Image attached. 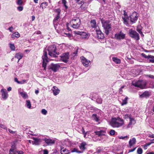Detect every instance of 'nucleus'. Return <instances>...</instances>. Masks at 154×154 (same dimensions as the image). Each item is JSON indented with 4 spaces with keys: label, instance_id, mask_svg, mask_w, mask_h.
Listing matches in <instances>:
<instances>
[{
    "label": "nucleus",
    "instance_id": "nucleus-1",
    "mask_svg": "<svg viewBox=\"0 0 154 154\" xmlns=\"http://www.w3.org/2000/svg\"><path fill=\"white\" fill-rule=\"evenodd\" d=\"M124 124L123 119L119 117L114 118L112 119L110 124L113 128H119L123 125Z\"/></svg>",
    "mask_w": 154,
    "mask_h": 154
},
{
    "label": "nucleus",
    "instance_id": "nucleus-2",
    "mask_svg": "<svg viewBox=\"0 0 154 154\" xmlns=\"http://www.w3.org/2000/svg\"><path fill=\"white\" fill-rule=\"evenodd\" d=\"M48 50L49 55L52 57H56L57 55L59 54L58 51L57 50L56 46L54 45L50 46Z\"/></svg>",
    "mask_w": 154,
    "mask_h": 154
},
{
    "label": "nucleus",
    "instance_id": "nucleus-3",
    "mask_svg": "<svg viewBox=\"0 0 154 154\" xmlns=\"http://www.w3.org/2000/svg\"><path fill=\"white\" fill-rule=\"evenodd\" d=\"M101 22L106 34L108 35L109 32L111 30V26L110 21L109 20H102Z\"/></svg>",
    "mask_w": 154,
    "mask_h": 154
},
{
    "label": "nucleus",
    "instance_id": "nucleus-4",
    "mask_svg": "<svg viewBox=\"0 0 154 154\" xmlns=\"http://www.w3.org/2000/svg\"><path fill=\"white\" fill-rule=\"evenodd\" d=\"M132 85L136 87L141 89H143L146 88V82L145 80L133 81L132 82Z\"/></svg>",
    "mask_w": 154,
    "mask_h": 154
},
{
    "label": "nucleus",
    "instance_id": "nucleus-5",
    "mask_svg": "<svg viewBox=\"0 0 154 154\" xmlns=\"http://www.w3.org/2000/svg\"><path fill=\"white\" fill-rule=\"evenodd\" d=\"M70 23L72 28L78 29L80 26L81 20L79 18L75 17L71 21Z\"/></svg>",
    "mask_w": 154,
    "mask_h": 154
},
{
    "label": "nucleus",
    "instance_id": "nucleus-6",
    "mask_svg": "<svg viewBox=\"0 0 154 154\" xmlns=\"http://www.w3.org/2000/svg\"><path fill=\"white\" fill-rule=\"evenodd\" d=\"M42 67L44 68V69L45 70L46 65L48 62V60L47 53L46 51L44 50L43 51V55L42 57Z\"/></svg>",
    "mask_w": 154,
    "mask_h": 154
},
{
    "label": "nucleus",
    "instance_id": "nucleus-7",
    "mask_svg": "<svg viewBox=\"0 0 154 154\" xmlns=\"http://www.w3.org/2000/svg\"><path fill=\"white\" fill-rule=\"evenodd\" d=\"M124 118L125 119H130V122L127 126V128L131 127L132 125H134L136 123L134 119L132 118V116L131 114H126L124 115Z\"/></svg>",
    "mask_w": 154,
    "mask_h": 154
},
{
    "label": "nucleus",
    "instance_id": "nucleus-8",
    "mask_svg": "<svg viewBox=\"0 0 154 154\" xmlns=\"http://www.w3.org/2000/svg\"><path fill=\"white\" fill-rule=\"evenodd\" d=\"M129 35L131 37L136 40H138L140 39L139 34L132 29H130L129 30Z\"/></svg>",
    "mask_w": 154,
    "mask_h": 154
},
{
    "label": "nucleus",
    "instance_id": "nucleus-9",
    "mask_svg": "<svg viewBox=\"0 0 154 154\" xmlns=\"http://www.w3.org/2000/svg\"><path fill=\"white\" fill-rule=\"evenodd\" d=\"M60 67V65L59 63H52L48 67L49 69H51L54 72H57Z\"/></svg>",
    "mask_w": 154,
    "mask_h": 154
},
{
    "label": "nucleus",
    "instance_id": "nucleus-10",
    "mask_svg": "<svg viewBox=\"0 0 154 154\" xmlns=\"http://www.w3.org/2000/svg\"><path fill=\"white\" fill-rule=\"evenodd\" d=\"M131 21L132 23H135L137 20V14L136 11L133 12L130 16Z\"/></svg>",
    "mask_w": 154,
    "mask_h": 154
},
{
    "label": "nucleus",
    "instance_id": "nucleus-11",
    "mask_svg": "<svg viewBox=\"0 0 154 154\" xmlns=\"http://www.w3.org/2000/svg\"><path fill=\"white\" fill-rule=\"evenodd\" d=\"M81 62L83 65L86 67H88L89 64H91V61L86 59L83 56L81 57Z\"/></svg>",
    "mask_w": 154,
    "mask_h": 154
},
{
    "label": "nucleus",
    "instance_id": "nucleus-12",
    "mask_svg": "<svg viewBox=\"0 0 154 154\" xmlns=\"http://www.w3.org/2000/svg\"><path fill=\"white\" fill-rule=\"evenodd\" d=\"M74 34L76 35H79L80 36V37L82 38H86L88 36V35L86 33L83 31H74Z\"/></svg>",
    "mask_w": 154,
    "mask_h": 154
},
{
    "label": "nucleus",
    "instance_id": "nucleus-13",
    "mask_svg": "<svg viewBox=\"0 0 154 154\" xmlns=\"http://www.w3.org/2000/svg\"><path fill=\"white\" fill-rule=\"evenodd\" d=\"M125 34L120 31L119 33H116L115 37L117 40H121L124 39L125 38Z\"/></svg>",
    "mask_w": 154,
    "mask_h": 154
},
{
    "label": "nucleus",
    "instance_id": "nucleus-14",
    "mask_svg": "<svg viewBox=\"0 0 154 154\" xmlns=\"http://www.w3.org/2000/svg\"><path fill=\"white\" fill-rule=\"evenodd\" d=\"M69 54L68 52H67L63 54L61 56V59L65 63H66L68 61Z\"/></svg>",
    "mask_w": 154,
    "mask_h": 154
},
{
    "label": "nucleus",
    "instance_id": "nucleus-15",
    "mask_svg": "<svg viewBox=\"0 0 154 154\" xmlns=\"http://www.w3.org/2000/svg\"><path fill=\"white\" fill-rule=\"evenodd\" d=\"M2 96V98L4 100H6L8 97V94L7 91L5 89H2L1 90Z\"/></svg>",
    "mask_w": 154,
    "mask_h": 154
},
{
    "label": "nucleus",
    "instance_id": "nucleus-16",
    "mask_svg": "<svg viewBox=\"0 0 154 154\" xmlns=\"http://www.w3.org/2000/svg\"><path fill=\"white\" fill-rule=\"evenodd\" d=\"M32 138L34 140L33 142H32V144L37 145H40L43 140V139H41L38 138L32 137Z\"/></svg>",
    "mask_w": 154,
    "mask_h": 154
},
{
    "label": "nucleus",
    "instance_id": "nucleus-17",
    "mask_svg": "<svg viewBox=\"0 0 154 154\" xmlns=\"http://www.w3.org/2000/svg\"><path fill=\"white\" fill-rule=\"evenodd\" d=\"M43 140L48 145H51L55 143V141L54 140L50 139L43 138Z\"/></svg>",
    "mask_w": 154,
    "mask_h": 154
},
{
    "label": "nucleus",
    "instance_id": "nucleus-18",
    "mask_svg": "<svg viewBox=\"0 0 154 154\" xmlns=\"http://www.w3.org/2000/svg\"><path fill=\"white\" fill-rule=\"evenodd\" d=\"M151 95V92L149 91H145L142 94L140 95V98H146L149 97Z\"/></svg>",
    "mask_w": 154,
    "mask_h": 154
},
{
    "label": "nucleus",
    "instance_id": "nucleus-19",
    "mask_svg": "<svg viewBox=\"0 0 154 154\" xmlns=\"http://www.w3.org/2000/svg\"><path fill=\"white\" fill-rule=\"evenodd\" d=\"M97 33L98 39H102L104 38V35L100 30L97 31Z\"/></svg>",
    "mask_w": 154,
    "mask_h": 154
},
{
    "label": "nucleus",
    "instance_id": "nucleus-20",
    "mask_svg": "<svg viewBox=\"0 0 154 154\" xmlns=\"http://www.w3.org/2000/svg\"><path fill=\"white\" fill-rule=\"evenodd\" d=\"M19 94L21 95V96L24 99H26L28 98V96L26 92L21 91V90H18Z\"/></svg>",
    "mask_w": 154,
    "mask_h": 154
},
{
    "label": "nucleus",
    "instance_id": "nucleus-21",
    "mask_svg": "<svg viewBox=\"0 0 154 154\" xmlns=\"http://www.w3.org/2000/svg\"><path fill=\"white\" fill-rule=\"evenodd\" d=\"M52 90L53 93V94L54 95H57L60 92V90L56 86H54L53 88H52Z\"/></svg>",
    "mask_w": 154,
    "mask_h": 154
},
{
    "label": "nucleus",
    "instance_id": "nucleus-22",
    "mask_svg": "<svg viewBox=\"0 0 154 154\" xmlns=\"http://www.w3.org/2000/svg\"><path fill=\"white\" fill-rule=\"evenodd\" d=\"M136 143V139L133 137L130 140L129 142V147L131 148L133 145L135 144Z\"/></svg>",
    "mask_w": 154,
    "mask_h": 154
},
{
    "label": "nucleus",
    "instance_id": "nucleus-23",
    "mask_svg": "<svg viewBox=\"0 0 154 154\" xmlns=\"http://www.w3.org/2000/svg\"><path fill=\"white\" fill-rule=\"evenodd\" d=\"M60 151L61 154H69L70 153L69 150L63 147L61 148Z\"/></svg>",
    "mask_w": 154,
    "mask_h": 154
},
{
    "label": "nucleus",
    "instance_id": "nucleus-24",
    "mask_svg": "<svg viewBox=\"0 0 154 154\" xmlns=\"http://www.w3.org/2000/svg\"><path fill=\"white\" fill-rule=\"evenodd\" d=\"M105 131L104 130H101L100 131L95 132V134L98 135V136L100 137L102 135H105Z\"/></svg>",
    "mask_w": 154,
    "mask_h": 154
},
{
    "label": "nucleus",
    "instance_id": "nucleus-25",
    "mask_svg": "<svg viewBox=\"0 0 154 154\" xmlns=\"http://www.w3.org/2000/svg\"><path fill=\"white\" fill-rule=\"evenodd\" d=\"M23 54L21 53H17L15 56V58H16L18 59V62L19 60L23 57Z\"/></svg>",
    "mask_w": 154,
    "mask_h": 154
},
{
    "label": "nucleus",
    "instance_id": "nucleus-26",
    "mask_svg": "<svg viewBox=\"0 0 154 154\" xmlns=\"http://www.w3.org/2000/svg\"><path fill=\"white\" fill-rule=\"evenodd\" d=\"M122 20L123 21V23L125 25L127 26H129V19L128 17H122Z\"/></svg>",
    "mask_w": 154,
    "mask_h": 154
},
{
    "label": "nucleus",
    "instance_id": "nucleus-27",
    "mask_svg": "<svg viewBox=\"0 0 154 154\" xmlns=\"http://www.w3.org/2000/svg\"><path fill=\"white\" fill-rule=\"evenodd\" d=\"M92 119L96 122L99 121L100 119H99V117L97 116L96 114H93L92 116Z\"/></svg>",
    "mask_w": 154,
    "mask_h": 154
},
{
    "label": "nucleus",
    "instance_id": "nucleus-28",
    "mask_svg": "<svg viewBox=\"0 0 154 154\" xmlns=\"http://www.w3.org/2000/svg\"><path fill=\"white\" fill-rule=\"evenodd\" d=\"M86 145V143L85 142L82 143L79 146L80 149L83 150H85V146Z\"/></svg>",
    "mask_w": 154,
    "mask_h": 154
},
{
    "label": "nucleus",
    "instance_id": "nucleus-29",
    "mask_svg": "<svg viewBox=\"0 0 154 154\" xmlns=\"http://www.w3.org/2000/svg\"><path fill=\"white\" fill-rule=\"evenodd\" d=\"M91 27L92 28H95L97 26L96 22L95 20H92L91 21Z\"/></svg>",
    "mask_w": 154,
    "mask_h": 154
},
{
    "label": "nucleus",
    "instance_id": "nucleus-30",
    "mask_svg": "<svg viewBox=\"0 0 154 154\" xmlns=\"http://www.w3.org/2000/svg\"><path fill=\"white\" fill-rule=\"evenodd\" d=\"M112 60L116 64H119L121 63L120 60L116 57H112Z\"/></svg>",
    "mask_w": 154,
    "mask_h": 154
},
{
    "label": "nucleus",
    "instance_id": "nucleus-31",
    "mask_svg": "<svg viewBox=\"0 0 154 154\" xmlns=\"http://www.w3.org/2000/svg\"><path fill=\"white\" fill-rule=\"evenodd\" d=\"M20 36V34L18 32H16L13 33L11 35V37L14 38L15 37L18 38Z\"/></svg>",
    "mask_w": 154,
    "mask_h": 154
},
{
    "label": "nucleus",
    "instance_id": "nucleus-32",
    "mask_svg": "<svg viewBox=\"0 0 154 154\" xmlns=\"http://www.w3.org/2000/svg\"><path fill=\"white\" fill-rule=\"evenodd\" d=\"M48 5V3L46 2H45L41 3V4L40 5V7L41 8H42V9H43L44 8H46Z\"/></svg>",
    "mask_w": 154,
    "mask_h": 154
},
{
    "label": "nucleus",
    "instance_id": "nucleus-33",
    "mask_svg": "<svg viewBox=\"0 0 154 154\" xmlns=\"http://www.w3.org/2000/svg\"><path fill=\"white\" fill-rule=\"evenodd\" d=\"M26 106L29 109L31 108V104L30 101L29 100H26Z\"/></svg>",
    "mask_w": 154,
    "mask_h": 154
},
{
    "label": "nucleus",
    "instance_id": "nucleus-34",
    "mask_svg": "<svg viewBox=\"0 0 154 154\" xmlns=\"http://www.w3.org/2000/svg\"><path fill=\"white\" fill-rule=\"evenodd\" d=\"M149 59L150 62L154 63V56L149 55Z\"/></svg>",
    "mask_w": 154,
    "mask_h": 154
},
{
    "label": "nucleus",
    "instance_id": "nucleus-35",
    "mask_svg": "<svg viewBox=\"0 0 154 154\" xmlns=\"http://www.w3.org/2000/svg\"><path fill=\"white\" fill-rule=\"evenodd\" d=\"M71 152H76L78 153H81L82 152L81 151H79L78 149L76 148H74L73 149H72Z\"/></svg>",
    "mask_w": 154,
    "mask_h": 154
},
{
    "label": "nucleus",
    "instance_id": "nucleus-36",
    "mask_svg": "<svg viewBox=\"0 0 154 154\" xmlns=\"http://www.w3.org/2000/svg\"><path fill=\"white\" fill-rule=\"evenodd\" d=\"M128 99V97H126L125 99L122 100V105H125L127 103V100Z\"/></svg>",
    "mask_w": 154,
    "mask_h": 154
},
{
    "label": "nucleus",
    "instance_id": "nucleus-37",
    "mask_svg": "<svg viewBox=\"0 0 154 154\" xmlns=\"http://www.w3.org/2000/svg\"><path fill=\"white\" fill-rule=\"evenodd\" d=\"M9 150H17L16 147L15 145H12L11 146V148Z\"/></svg>",
    "mask_w": 154,
    "mask_h": 154
},
{
    "label": "nucleus",
    "instance_id": "nucleus-38",
    "mask_svg": "<svg viewBox=\"0 0 154 154\" xmlns=\"http://www.w3.org/2000/svg\"><path fill=\"white\" fill-rule=\"evenodd\" d=\"M17 150H9V154H16Z\"/></svg>",
    "mask_w": 154,
    "mask_h": 154
},
{
    "label": "nucleus",
    "instance_id": "nucleus-39",
    "mask_svg": "<svg viewBox=\"0 0 154 154\" xmlns=\"http://www.w3.org/2000/svg\"><path fill=\"white\" fill-rule=\"evenodd\" d=\"M143 152V150L141 148H139L137 150V153L138 154H141Z\"/></svg>",
    "mask_w": 154,
    "mask_h": 154
},
{
    "label": "nucleus",
    "instance_id": "nucleus-40",
    "mask_svg": "<svg viewBox=\"0 0 154 154\" xmlns=\"http://www.w3.org/2000/svg\"><path fill=\"white\" fill-rule=\"evenodd\" d=\"M62 3L63 4L66 8L67 9L68 8V7L66 5V0H62Z\"/></svg>",
    "mask_w": 154,
    "mask_h": 154
},
{
    "label": "nucleus",
    "instance_id": "nucleus-41",
    "mask_svg": "<svg viewBox=\"0 0 154 154\" xmlns=\"http://www.w3.org/2000/svg\"><path fill=\"white\" fill-rule=\"evenodd\" d=\"M47 112V111L45 109H42L41 111V113L44 115H46Z\"/></svg>",
    "mask_w": 154,
    "mask_h": 154
},
{
    "label": "nucleus",
    "instance_id": "nucleus-42",
    "mask_svg": "<svg viewBox=\"0 0 154 154\" xmlns=\"http://www.w3.org/2000/svg\"><path fill=\"white\" fill-rule=\"evenodd\" d=\"M10 48L13 51H14L15 49V47L14 45L13 44H10Z\"/></svg>",
    "mask_w": 154,
    "mask_h": 154
},
{
    "label": "nucleus",
    "instance_id": "nucleus-43",
    "mask_svg": "<svg viewBox=\"0 0 154 154\" xmlns=\"http://www.w3.org/2000/svg\"><path fill=\"white\" fill-rule=\"evenodd\" d=\"M60 15H59V14H57V16L54 18V22H56V21H57L60 18Z\"/></svg>",
    "mask_w": 154,
    "mask_h": 154
},
{
    "label": "nucleus",
    "instance_id": "nucleus-44",
    "mask_svg": "<svg viewBox=\"0 0 154 154\" xmlns=\"http://www.w3.org/2000/svg\"><path fill=\"white\" fill-rule=\"evenodd\" d=\"M116 133L115 130H111L109 131V134L111 135H113L115 134Z\"/></svg>",
    "mask_w": 154,
    "mask_h": 154
},
{
    "label": "nucleus",
    "instance_id": "nucleus-45",
    "mask_svg": "<svg viewBox=\"0 0 154 154\" xmlns=\"http://www.w3.org/2000/svg\"><path fill=\"white\" fill-rule=\"evenodd\" d=\"M23 2L22 0H18L17 2V4L19 5H22Z\"/></svg>",
    "mask_w": 154,
    "mask_h": 154
},
{
    "label": "nucleus",
    "instance_id": "nucleus-46",
    "mask_svg": "<svg viewBox=\"0 0 154 154\" xmlns=\"http://www.w3.org/2000/svg\"><path fill=\"white\" fill-rule=\"evenodd\" d=\"M96 102L98 103H101L102 100L101 98H98L97 99Z\"/></svg>",
    "mask_w": 154,
    "mask_h": 154
},
{
    "label": "nucleus",
    "instance_id": "nucleus-47",
    "mask_svg": "<svg viewBox=\"0 0 154 154\" xmlns=\"http://www.w3.org/2000/svg\"><path fill=\"white\" fill-rule=\"evenodd\" d=\"M23 9V7L22 6H19L17 7V10L20 11H22Z\"/></svg>",
    "mask_w": 154,
    "mask_h": 154
},
{
    "label": "nucleus",
    "instance_id": "nucleus-48",
    "mask_svg": "<svg viewBox=\"0 0 154 154\" xmlns=\"http://www.w3.org/2000/svg\"><path fill=\"white\" fill-rule=\"evenodd\" d=\"M55 11L57 13V14H59L60 15V10L59 8H57L55 9Z\"/></svg>",
    "mask_w": 154,
    "mask_h": 154
},
{
    "label": "nucleus",
    "instance_id": "nucleus-49",
    "mask_svg": "<svg viewBox=\"0 0 154 154\" xmlns=\"http://www.w3.org/2000/svg\"><path fill=\"white\" fill-rule=\"evenodd\" d=\"M137 31L138 32L140 33L142 36H143L142 32L141 31V30L140 29H137Z\"/></svg>",
    "mask_w": 154,
    "mask_h": 154
},
{
    "label": "nucleus",
    "instance_id": "nucleus-50",
    "mask_svg": "<svg viewBox=\"0 0 154 154\" xmlns=\"http://www.w3.org/2000/svg\"><path fill=\"white\" fill-rule=\"evenodd\" d=\"M141 55L143 57H145V58L149 59V55H146L145 54L143 53H142L141 54Z\"/></svg>",
    "mask_w": 154,
    "mask_h": 154
},
{
    "label": "nucleus",
    "instance_id": "nucleus-51",
    "mask_svg": "<svg viewBox=\"0 0 154 154\" xmlns=\"http://www.w3.org/2000/svg\"><path fill=\"white\" fill-rule=\"evenodd\" d=\"M17 154H23L24 152L21 150H17Z\"/></svg>",
    "mask_w": 154,
    "mask_h": 154
},
{
    "label": "nucleus",
    "instance_id": "nucleus-52",
    "mask_svg": "<svg viewBox=\"0 0 154 154\" xmlns=\"http://www.w3.org/2000/svg\"><path fill=\"white\" fill-rule=\"evenodd\" d=\"M8 29L11 32H13V30H14V28L13 27L11 26Z\"/></svg>",
    "mask_w": 154,
    "mask_h": 154
},
{
    "label": "nucleus",
    "instance_id": "nucleus-53",
    "mask_svg": "<svg viewBox=\"0 0 154 154\" xmlns=\"http://www.w3.org/2000/svg\"><path fill=\"white\" fill-rule=\"evenodd\" d=\"M127 138V139L128 138V137L127 136H125L124 137L121 136L119 137V138L120 139H124L125 138Z\"/></svg>",
    "mask_w": 154,
    "mask_h": 154
},
{
    "label": "nucleus",
    "instance_id": "nucleus-54",
    "mask_svg": "<svg viewBox=\"0 0 154 154\" xmlns=\"http://www.w3.org/2000/svg\"><path fill=\"white\" fill-rule=\"evenodd\" d=\"M26 81V80H23L21 81H19L18 82V83L19 84H23Z\"/></svg>",
    "mask_w": 154,
    "mask_h": 154
},
{
    "label": "nucleus",
    "instance_id": "nucleus-55",
    "mask_svg": "<svg viewBox=\"0 0 154 154\" xmlns=\"http://www.w3.org/2000/svg\"><path fill=\"white\" fill-rule=\"evenodd\" d=\"M43 154H48V151L46 149H45L43 150Z\"/></svg>",
    "mask_w": 154,
    "mask_h": 154
},
{
    "label": "nucleus",
    "instance_id": "nucleus-56",
    "mask_svg": "<svg viewBox=\"0 0 154 154\" xmlns=\"http://www.w3.org/2000/svg\"><path fill=\"white\" fill-rule=\"evenodd\" d=\"M124 17H128V14L125 11H124Z\"/></svg>",
    "mask_w": 154,
    "mask_h": 154
},
{
    "label": "nucleus",
    "instance_id": "nucleus-57",
    "mask_svg": "<svg viewBox=\"0 0 154 154\" xmlns=\"http://www.w3.org/2000/svg\"><path fill=\"white\" fill-rule=\"evenodd\" d=\"M8 131L9 132H10L12 134H14L16 132L15 131H13L10 129H8Z\"/></svg>",
    "mask_w": 154,
    "mask_h": 154
},
{
    "label": "nucleus",
    "instance_id": "nucleus-58",
    "mask_svg": "<svg viewBox=\"0 0 154 154\" xmlns=\"http://www.w3.org/2000/svg\"><path fill=\"white\" fill-rule=\"evenodd\" d=\"M136 149V147H135V148H133V149H131L129 150L128 152H132L134 151Z\"/></svg>",
    "mask_w": 154,
    "mask_h": 154
},
{
    "label": "nucleus",
    "instance_id": "nucleus-59",
    "mask_svg": "<svg viewBox=\"0 0 154 154\" xmlns=\"http://www.w3.org/2000/svg\"><path fill=\"white\" fill-rule=\"evenodd\" d=\"M149 137L152 138H154V134H149Z\"/></svg>",
    "mask_w": 154,
    "mask_h": 154
},
{
    "label": "nucleus",
    "instance_id": "nucleus-60",
    "mask_svg": "<svg viewBox=\"0 0 154 154\" xmlns=\"http://www.w3.org/2000/svg\"><path fill=\"white\" fill-rule=\"evenodd\" d=\"M82 131L83 134H86V133L85 132L84 129L83 128L82 129Z\"/></svg>",
    "mask_w": 154,
    "mask_h": 154
},
{
    "label": "nucleus",
    "instance_id": "nucleus-61",
    "mask_svg": "<svg viewBox=\"0 0 154 154\" xmlns=\"http://www.w3.org/2000/svg\"><path fill=\"white\" fill-rule=\"evenodd\" d=\"M154 142H151L150 143H147L146 144V145L147 146H148L149 145H150L151 143H154Z\"/></svg>",
    "mask_w": 154,
    "mask_h": 154
},
{
    "label": "nucleus",
    "instance_id": "nucleus-62",
    "mask_svg": "<svg viewBox=\"0 0 154 154\" xmlns=\"http://www.w3.org/2000/svg\"><path fill=\"white\" fill-rule=\"evenodd\" d=\"M78 50V48L74 52L73 54H75V55H76V54H77Z\"/></svg>",
    "mask_w": 154,
    "mask_h": 154
},
{
    "label": "nucleus",
    "instance_id": "nucleus-63",
    "mask_svg": "<svg viewBox=\"0 0 154 154\" xmlns=\"http://www.w3.org/2000/svg\"><path fill=\"white\" fill-rule=\"evenodd\" d=\"M35 16H32V21H33L35 19Z\"/></svg>",
    "mask_w": 154,
    "mask_h": 154
},
{
    "label": "nucleus",
    "instance_id": "nucleus-64",
    "mask_svg": "<svg viewBox=\"0 0 154 154\" xmlns=\"http://www.w3.org/2000/svg\"><path fill=\"white\" fill-rule=\"evenodd\" d=\"M147 146L146 145V144L145 145H143V148L144 149H147Z\"/></svg>",
    "mask_w": 154,
    "mask_h": 154
}]
</instances>
